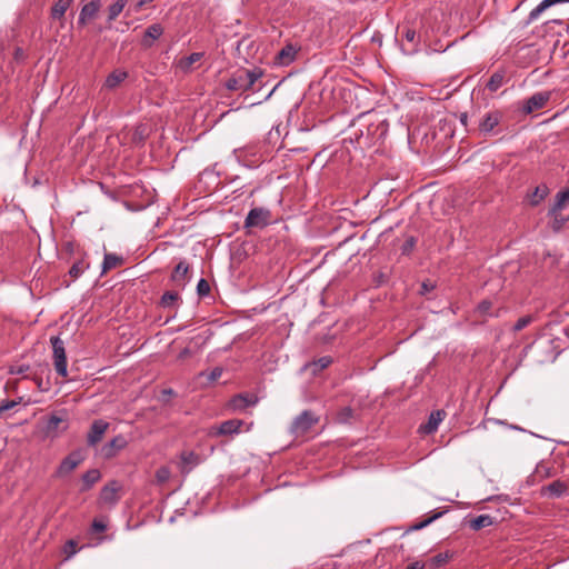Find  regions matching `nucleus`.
I'll return each mask as SVG.
<instances>
[{
    "label": "nucleus",
    "mask_w": 569,
    "mask_h": 569,
    "mask_svg": "<svg viewBox=\"0 0 569 569\" xmlns=\"http://www.w3.org/2000/svg\"><path fill=\"white\" fill-rule=\"evenodd\" d=\"M173 395V390L172 389H164L162 390V396H172Z\"/></svg>",
    "instance_id": "53"
},
{
    "label": "nucleus",
    "mask_w": 569,
    "mask_h": 569,
    "mask_svg": "<svg viewBox=\"0 0 569 569\" xmlns=\"http://www.w3.org/2000/svg\"><path fill=\"white\" fill-rule=\"evenodd\" d=\"M139 132H140V127H138L136 129V132H134V136H133V140H137V136H138Z\"/></svg>",
    "instance_id": "56"
},
{
    "label": "nucleus",
    "mask_w": 569,
    "mask_h": 569,
    "mask_svg": "<svg viewBox=\"0 0 569 569\" xmlns=\"http://www.w3.org/2000/svg\"><path fill=\"white\" fill-rule=\"evenodd\" d=\"M128 0H117L108 8V20L113 21L122 12L126 7Z\"/></svg>",
    "instance_id": "33"
},
{
    "label": "nucleus",
    "mask_w": 569,
    "mask_h": 569,
    "mask_svg": "<svg viewBox=\"0 0 569 569\" xmlns=\"http://www.w3.org/2000/svg\"><path fill=\"white\" fill-rule=\"evenodd\" d=\"M179 300V295L178 292H174V291H166L162 297H161V300H160V305L163 307V308H172L177 305Z\"/></svg>",
    "instance_id": "35"
},
{
    "label": "nucleus",
    "mask_w": 569,
    "mask_h": 569,
    "mask_svg": "<svg viewBox=\"0 0 569 569\" xmlns=\"http://www.w3.org/2000/svg\"><path fill=\"white\" fill-rule=\"evenodd\" d=\"M222 370L220 368H214L210 373V379L216 380L221 376Z\"/></svg>",
    "instance_id": "49"
},
{
    "label": "nucleus",
    "mask_w": 569,
    "mask_h": 569,
    "mask_svg": "<svg viewBox=\"0 0 569 569\" xmlns=\"http://www.w3.org/2000/svg\"><path fill=\"white\" fill-rule=\"evenodd\" d=\"M423 568H425V563H422L420 561H416V562L410 563L406 569H423Z\"/></svg>",
    "instance_id": "50"
},
{
    "label": "nucleus",
    "mask_w": 569,
    "mask_h": 569,
    "mask_svg": "<svg viewBox=\"0 0 569 569\" xmlns=\"http://www.w3.org/2000/svg\"><path fill=\"white\" fill-rule=\"evenodd\" d=\"M502 311H505L503 307L495 308L491 300L485 299L477 305L473 313L477 318L485 321L487 318H499Z\"/></svg>",
    "instance_id": "9"
},
{
    "label": "nucleus",
    "mask_w": 569,
    "mask_h": 569,
    "mask_svg": "<svg viewBox=\"0 0 569 569\" xmlns=\"http://www.w3.org/2000/svg\"><path fill=\"white\" fill-rule=\"evenodd\" d=\"M551 93L548 91L537 92L528 98L522 107L525 114H530L536 110L542 109L550 99Z\"/></svg>",
    "instance_id": "10"
},
{
    "label": "nucleus",
    "mask_w": 569,
    "mask_h": 569,
    "mask_svg": "<svg viewBox=\"0 0 569 569\" xmlns=\"http://www.w3.org/2000/svg\"><path fill=\"white\" fill-rule=\"evenodd\" d=\"M152 0H141L138 4L139 7L143 6L147 2H151Z\"/></svg>",
    "instance_id": "55"
},
{
    "label": "nucleus",
    "mask_w": 569,
    "mask_h": 569,
    "mask_svg": "<svg viewBox=\"0 0 569 569\" xmlns=\"http://www.w3.org/2000/svg\"><path fill=\"white\" fill-rule=\"evenodd\" d=\"M100 9L99 0L90 1L84 4L80 11L78 23L84 26L89 20L93 19Z\"/></svg>",
    "instance_id": "17"
},
{
    "label": "nucleus",
    "mask_w": 569,
    "mask_h": 569,
    "mask_svg": "<svg viewBox=\"0 0 569 569\" xmlns=\"http://www.w3.org/2000/svg\"><path fill=\"white\" fill-rule=\"evenodd\" d=\"M445 416L446 413L443 410L432 411L427 423L422 425L420 429L427 435L433 433L438 429L439 423L443 420Z\"/></svg>",
    "instance_id": "19"
},
{
    "label": "nucleus",
    "mask_w": 569,
    "mask_h": 569,
    "mask_svg": "<svg viewBox=\"0 0 569 569\" xmlns=\"http://www.w3.org/2000/svg\"><path fill=\"white\" fill-rule=\"evenodd\" d=\"M569 202V187L565 190H561L556 196V201L553 207L549 210L548 214H553L557 211H560L566 207Z\"/></svg>",
    "instance_id": "29"
},
{
    "label": "nucleus",
    "mask_w": 569,
    "mask_h": 569,
    "mask_svg": "<svg viewBox=\"0 0 569 569\" xmlns=\"http://www.w3.org/2000/svg\"><path fill=\"white\" fill-rule=\"evenodd\" d=\"M561 2H569V0H543L541 1L535 9L529 13V20H535L539 17V14L545 11L547 8Z\"/></svg>",
    "instance_id": "31"
},
{
    "label": "nucleus",
    "mask_w": 569,
    "mask_h": 569,
    "mask_svg": "<svg viewBox=\"0 0 569 569\" xmlns=\"http://www.w3.org/2000/svg\"><path fill=\"white\" fill-rule=\"evenodd\" d=\"M355 416V411L351 407L341 408L336 416V421L339 423H349Z\"/></svg>",
    "instance_id": "36"
},
{
    "label": "nucleus",
    "mask_w": 569,
    "mask_h": 569,
    "mask_svg": "<svg viewBox=\"0 0 569 569\" xmlns=\"http://www.w3.org/2000/svg\"><path fill=\"white\" fill-rule=\"evenodd\" d=\"M533 321V317L531 315L523 316L517 320L513 326L515 331H521L526 327H528Z\"/></svg>",
    "instance_id": "41"
},
{
    "label": "nucleus",
    "mask_w": 569,
    "mask_h": 569,
    "mask_svg": "<svg viewBox=\"0 0 569 569\" xmlns=\"http://www.w3.org/2000/svg\"><path fill=\"white\" fill-rule=\"evenodd\" d=\"M63 422V419L56 416V415H52L48 421H47V425H46V432L47 435L49 436H56L57 435V431H58V428H59V425Z\"/></svg>",
    "instance_id": "37"
},
{
    "label": "nucleus",
    "mask_w": 569,
    "mask_h": 569,
    "mask_svg": "<svg viewBox=\"0 0 569 569\" xmlns=\"http://www.w3.org/2000/svg\"><path fill=\"white\" fill-rule=\"evenodd\" d=\"M433 289H435V284L432 282L425 281L421 284V293L422 295H426L427 292H430Z\"/></svg>",
    "instance_id": "47"
},
{
    "label": "nucleus",
    "mask_w": 569,
    "mask_h": 569,
    "mask_svg": "<svg viewBox=\"0 0 569 569\" xmlns=\"http://www.w3.org/2000/svg\"><path fill=\"white\" fill-rule=\"evenodd\" d=\"M262 77V71L259 68L251 70L242 69L237 71L230 79L227 80L226 87L231 91H249L253 88L256 81Z\"/></svg>",
    "instance_id": "1"
},
{
    "label": "nucleus",
    "mask_w": 569,
    "mask_h": 569,
    "mask_svg": "<svg viewBox=\"0 0 569 569\" xmlns=\"http://www.w3.org/2000/svg\"><path fill=\"white\" fill-rule=\"evenodd\" d=\"M493 523L492 517L489 515H480L473 519H470L468 525L469 528L478 531L482 528L489 527Z\"/></svg>",
    "instance_id": "28"
},
{
    "label": "nucleus",
    "mask_w": 569,
    "mask_h": 569,
    "mask_svg": "<svg viewBox=\"0 0 569 569\" xmlns=\"http://www.w3.org/2000/svg\"><path fill=\"white\" fill-rule=\"evenodd\" d=\"M203 57V52H193L188 57L181 58L177 67L184 73L191 72L193 70V64L200 61Z\"/></svg>",
    "instance_id": "21"
},
{
    "label": "nucleus",
    "mask_w": 569,
    "mask_h": 569,
    "mask_svg": "<svg viewBox=\"0 0 569 569\" xmlns=\"http://www.w3.org/2000/svg\"><path fill=\"white\" fill-rule=\"evenodd\" d=\"M332 363V358L330 356H323L309 365H307V368L313 373L318 375L326 368H328Z\"/></svg>",
    "instance_id": "27"
},
{
    "label": "nucleus",
    "mask_w": 569,
    "mask_h": 569,
    "mask_svg": "<svg viewBox=\"0 0 569 569\" xmlns=\"http://www.w3.org/2000/svg\"><path fill=\"white\" fill-rule=\"evenodd\" d=\"M127 445L128 442L123 436H117L102 447V453L106 458H111Z\"/></svg>",
    "instance_id": "18"
},
{
    "label": "nucleus",
    "mask_w": 569,
    "mask_h": 569,
    "mask_svg": "<svg viewBox=\"0 0 569 569\" xmlns=\"http://www.w3.org/2000/svg\"><path fill=\"white\" fill-rule=\"evenodd\" d=\"M549 193L547 184L541 183L537 186L533 191L528 194L529 202L532 207L538 206Z\"/></svg>",
    "instance_id": "23"
},
{
    "label": "nucleus",
    "mask_w": 569,
    "mask_h": 569,
    "mask_svg": "<svg viewBox=\"0 0 569 569\" xmlns=\"http://www.w3.org/2000/svg\"><path fill=\"white\" fill-rule=\"evenodd\" d=\"M446 512V510L443 511H438V512H435L431 517H429L428 519L415 525L412 527V529L415 530H420L425 527H427L428 525H430L432 521L437 520L438 518H440L443 513Z\"/></svg>",
    "instance_id": "42"
},
{
    "label": "nucleus",
    "mask_w": 569,
    "mask_h": 569,
    "mask_svg": "<svg viewBox=\"0 0 569 569\" xmlns=\"http://www.w3.org/2000/svg\"><path fill=\"white\" fill-rule=\"evenodd\" d=\"M124 262L121 256H117L114 253H106L102 262V274L107 273L109 270L118 268L122 266Z\"/></svg>",
    "instance_id": "24"
},
{
    "label": "nucleus",
    "mask_w": 569,
    "mask_h": 569,
    "mask_svg": "<svg viewBox=\"0 0 569 569\" xmlns=\"http://www.w3.org/2000/svg\"><path fill=\"white\" fill-rule=\"evenodd\" d=\"M84 460L82 450H74L69 453L60 463L58 468V476L62 477L72 472Z\"/></svg>",
    "instance_id": "8"
},
{
    "label": "nucleus",
    "mask_w": 569,
    "mask_h": 569,
    "mask_svg": "<svg viewBox=\"0 0 569 569\" xmlns=\"http://www.w3.org/2000/svg\"><path fill=\"white\" fill-rule=\"evenodd\" d=\"M163 27L160 23H153L149 26L141 40V46L143 48H151L156 40H158L163 34Z\"/></svg>",
    "instance_id": "15"
},
{
    "label": "nucleus",
    "mask_w": 569,
    "mask_h": 569,
    "mask_svg": "<svg viewBox=\"0 0 569 569\" xmlns=\"http://www.w3.org/2000/svg\"><path fill=\"white\" fill-rule=\"evenodd\" d=\"M138 137H139V140H142V136L140 132L138 133Z\"/></svg>",
    "instance_id": "60"
},
{
    "label": "nucleus",
    "mask_w": 569,
    "mask_h": 569,
    "mask_svg": "<svg viewBox=\"0 0 569 569\" xmlns=\"http://www.w3.org/2000/svg\"><path fill=\"white\" fill-rule=\"evenodd\" d=\"M298 48L292 43H287L276 56L274 62L279 66H289L295 61Z\"/></svg>",
    "instance_id": "16"
},
{
    "label": "nucleus",
    "mask_w": 569,
    "mask_h": 569,
    "mask_svg": "<svg viewBox=\"0 0 569 569\" xmlns=\"http://www.w3.org/2000/svg\"><path fill=\"white\" fill-rule=\"evenodd\" d=\"M77 552V542L74 540H68L63 546V553L66 559H70Z\"/></svg>",
    "instance_id": "44"
},
{
    "label": "nucleus",
    "mask_w": 569,
    "mask_h": 569,
    "mask_svg": "<svg viewBox=\"0 0 569 569\" xmlns=\"http://www.w3.org/2000/svg\"><path fill=\"white\" fill-rule=\"evenodd\" d=\"M258 398L249 393H238L233 396L227 403V409L233 412H242L248 407L254 406Z\"/></svg>",
    "instance_id": "7"
},
{
    "label": "nucleus",
    "mask_w": 569,
    "mask_h": 569,
    "mask_svg": "<svg viewBox=\"0 0 569 569\" xmlns=\"http://www.w3.org/2000/svg\"><path fill=\"white\" fill-rule=\"evenodd\" d=\"M550 217H552V222H551V228L553 231H559L562 226L565 224V222L567 221V219L561 216L559 213V211L555 212L553 214H549Z\"/></svg>",
    "instance_id": "39"
},
{
    "label": "nucleus",
    "mask_w": 569,
    "mask_h": 569,
    "mask_svg": "<svg viewBox=\"0 0 569 569\" xmlns=\"http://www.w3.org/2000/svg\"><path fill=\"white\" fill-rule=\"evenodd\" d=\"M503 82H505V72L497 71L490 77V79L487 83V88L489 91L496 92L498 89H500L502 87Z\"/></svg>",
    "instance_id": "32"
},
{
    "label": "nucleus",
    "mask_w": 569,
    "mask_h": 569,
    "mask_svg": "<svg viewBox=\"0 0 569 569\" xmlns=\"http://www.w3.org/2000/svg\"><path fill=\"white\" fill-rule=\"evenodd\" d=\"M181 459V472L188 473L192 468L199 465L200 457L194 451H182L180 455Z\"/></svg>",
    "instance_id": "20"
},
{
    "label": "nucleus",
    "mask_w": 569,
    "mask_h": 569,
    "mask_svg": "<svg viewBox=\"0 0 569 569\" xmlns=\"http://www.w3.org/2000/svg\"><path fill=\"white\" fill-rule=\"evenodd\" d=\"M16 406L13 400H2L0 402V412L8 411Z\"/></svg>",
    "instance_id": "46"
},
{
    "label": "nucleus",
    "mask_w": 569,
    "mask_h": 569,
    "mask_svg": "<svg viewBox=\"0 0 569 569\" xmlns=\"http://www.w3.org/2000/svg\"><path fill=\"white\" fill-rule=\"evenodd\" d=\"M109 428V423L102 419L94 420L90 427V430L87 436V443L90 447H94L98 445Z\"/></svg>",
    "instance_id": "11"
},
{
    "label": "nucleus",
    "mask_w": 569,
    "mask_h": 569,
    "mask_svg": "<svg viewBox=\"0 0 569 569\" xmlns=\"http://www.w3.org/2000/svg\"><path fill=\"white\" fill-rule=\"evenodd\" d=\"M318 422V416L310 410H305L295 418L291 423L290 431L296 437H302Z\"/></svg>",
    "instance_id": "3"
},
{
    "label": "nucleus",
    "mask_w": 569,
    "mask_h": 569,
    "mask_svg": "<svg viewBox=\"0 0 569 569\" xmlns=\"http://www.w3.org/2000/svg\"><path fill=\"white\" fill-rule=\"evenodd\" d=\"M402 38L406 40V43L402 44L403 51L407 53H413L418 50V46L420 42V38L417 34L416 30L410 27L402 28Z\"/></svg>",
    "instance_id": "13"
},
{
    "label": "nucleus",
    "mask_w": 569,
    "mask_h": 569,
    "mask_svg": "<svg viewBox=\"0 0 569 569\" xmlns=\"http://www.w3.org/2000/svg\"><path fill=\"white\" fill-rule=\"evenodd\" d=\"M13 56L17 61L23 60L26 57L23 49L20 47L14 49Z\"/></svg>",
    "instance_id": "48"
},
{
    "label": "nucleus",
    "mask_w": 569,
    "mask_h": 569,
    "mask_svg": "<svg viewBox=\"0 0 569 569\" xmlns=\"http://www.w3.org/2000/svg\"><path fill=\"white\" fill-rule=\"evenodd\" d=\"M450 558V555L448 552H440L436 556H433L430 561L431 565L436 568L441 567L442 565L447 563Z\"/></svg>",
    "instance_id": "40"
},
{
    "label": "nucleus",
    "mask_w": 569,
    "mask_h": 569,
    "mask_svg": "<svg viewBox=\"0 0 569 569\" xmlns=\"http://www.w3.org/2000/svg\"><path fill=\"white\" fill-rule=\"evenodd\" d=\"M89 268V263L84 259H80L76 261L70 270L69 274L72 279L79 278L87 269Z\"/></svg>",
    "instance_id": "34"
},
{
    "label": "nucleus",
    "mask_w": 569,
    "mask_h": 569,
    "mask_svg": "<svg viewBox=\"0 0 569 569\" xmlns=\"http://www.w3.org/2000/svg\"><path fill=\"white\" fill-rule=\"evenodd\" d=\"M411 246H413V239H410V240L408 241V247H411Z\"/></svg>",
    "instance_id": "57"
},
{
    "label": "nucleus",
    "mask_w": 569,
    "mask_h": 569,
    "mask_svg": "<svg viewBox=\"0 0 569 569\" xmlns=\"http://www.w3.org/2000/svg\"><path fill=\"white\" fill-rule=\"evenodd\" d=\"M460 120H461V122H462L463 124H466V123H467V114H466V113H465V114H462Z\"/></svg>",
    "instance_id": "54"
},
{
    "label": "nucleus",
    "mask_w": 569,
    "mask_h": 569,
    "mask_svg": "<svg viewBox=\"0 0 569 569\" xmlns=\"http://www.w3.org/2000/svg\"><path fill=\"white\" fill-rule=\"evenodd\" d=\"M189 266L184 261H180L171 273V281L177 286H184L187 281V274Z\"/></svg>",
    "instance_id": "22"
},
{
    "label": "nucleus",
    "mask_w": 569,
    "mask_h": 569,
    "mask_svg": "<svg viewBox=\"0 0 569 569\" xmlns=\"http://www.w3.org/2000/svg\"><path fill=\"white\" fill-rule=\"evenodd\" d=\"M251 425H252V423H250V425H248V426H247L246 431H249V430H250Z\"/></svg>",
    "instance_id": "59"
},
{
    "label": "nucleus",
    "mask_w": 569,
    "mask_h": 569,
    "mask_svg": "<svg viewBox=\"0 0 569 569\" xmlns=\"http://www.w3.org/2000/svg\"><path fill=\"white\" fill-rule=\"evenodd\" d=\"M138 137H139V140H142V136L140 132L138 133Z\"/></svg>",
    "instance_id": "61"
},
{
    "label": "nucleus",
    "mask_w": 569,
    "mask_h": 569,
    "mask_svg": "<svg viewBox=\"0 0 569 569\" xmlns=\"http://www.w3.org/2000/svg\"><path fill=\"white\" fill-rule=\"evenodd\" d=\"M411 246H413V239H410V240L408 241V247H411Z\"/></svg>",
    "instance_id": "58"
},
{
    "label": "nucleus",
    "mask_w": 569,
    "mask_h": 569,
    "mask_svg": "<svg viewBox=\"0 0 569 569\" xmlns=\"http://www.w3.org/2000/svg\"><path fill=\"white\" fill-rule=\"evenodd\" d=\"M569 486L562 480H555L541 488V493L550 498H560L568 493Z\"/></svg>",
    "instance_id": "14"
},
{
    "label": "nucleus",
    "mask_w": 569,
    "mask_h": 569,
    "mask_svg": "<svg viewBox=\"0 0 569 569\" xmlns=\"http://www.w3.org/2000/svg\"><path fill=\"white\" fill-rule=\"evenodd\" d=\"M378 128L381 129V134H385L388 130V122L386 120L381 121Z\"/></svg>",
    "instance_id": "51"
},
{
    "label": "nucleus",
    "mask_w": 569,
    "mask_h": 569,
    "mask_svg": "<svg viewBox=\"0 0 569 569\" xmlns=\"http://www.w3.org/2000/svg\"><path fill=\"white\" fill-rule=\"evenodd\" d=\"M246 426V422L241 419H229L220 425L212 426L209 429L210 437H233L242 432V427Z\"/></svg>",
    "instance_id": "4"
},
{
    "label": "nucleus",
    "mask_w": 569,
    "mask_h": 569,
    "mask_svg": "<svg viewBox=\"0 0 569 569\" xmlns=\"http://www.w3.org/2000/svg\"><path fill=\"white\" fill-rule=\"evenodd\" d=\"M120 490L121 485L118 481H109L100 491L99 502L109 507L114 506L120 500Z\"/></svg>",
    "instance_id": "6"
},
{
    "label": "nucleus",
    "mask_w": 569,
    "mask_h": 569,
    "mask_svg": "<svg viewBox=\"0 0 569 569\" xmlns=\"http://www.w3.org/2000/svg\"><path fill=\"white\" fill-rule=\"evenodd\" d=\"M101 478V473L98 469H90L82 476V487L81 491H88L92 488L94 483H97Z\"/></svg>",
    "instance_id": "25"
},
{
    "label": "nucleus",
    "mask_w": 569,
    "mask_h": 569,
    "mask_svg": "<svg viewBox=\"0 0 569 569\" xmlns=\"http://www.w3.org/2000/svg\"><path fill=\"white\" fill-rule=\"evenodd\" d=\"M92 532H103L107 530V523L103 519L94 518L91 523Z\"/></svg>",
    "instance_id": "45"
},
{
    "label": "nucleus",
    "mask_w": 569,
    "mask_h": 569,
    "mask_svg": "<svg viewBox=\"0 0 569 569\" xmlns=\"http://www.w3.org/2000/svg\"><path fill=\"white\" fill-rule=\"evenodd\" d=\"M271 211L267 208L257 207L252 208L244 220V228H259L262 229L271 222Z\"/></svg>",
    "instance_id": "5"
},
{
    "label": "nucleus",
    "mask_w": 569,
    "mask_h": 569,
    "mask_svg": "<svg viewBox=\"0 0 569 569\" xmlns=\"http://www.w3.org/2000/svg\"><path fill=\"white\" fill-rule=\"evenodd\" d=\"M50 342L52 345L53 350V366L56 369V372L62 377H68V370H67V355L64 349V342L60 337L54 336L50 338Z\"/></svg>",
    "instance_id": "2"
},
{
    "label": "nucleus",
    "mask_w": 569,
    "mask_h": 569,
    "mask_svg": "<svg viewBox=\"0 0 569 569\" xmlns=\"http://www.w3.org/2000/svg\"><path fill=\"white\" fill-rule=\"evenodd\" d=\"M127 77L128 73L126 71L114 70L107 77L104 86L109 89H113L119 86Z\"/></svg>",
    "instance_id": "30"
},
{
    "label": "nucleus",
    "mask_w": 569,
    "mask_h": 569,
    "mask_svg": "<svg viewBox=\"0 0 569 569\" xmlns=\"http://www.w3.org/2000/svg\"><path fill=\"white\" fill-rule=\"evenodd\" d=\"M154 477L158 485H163L170 479L171 471L169 467L162 466L157 469Z\"/></svg>",
    "instance_id": "38"
},
{
    "label": "nucleus",
    "mask_w": 569,
    "mask_h": 569,
    "mask_svg": "<svg viewBox=\"0 0 569 569\" xmlns=\"http://www.w3.org/2000/svg\"><path fill=\"white\" fill-rule=\"evenodd\" d=\"M210 284L209 282L206 280V279H200L198 284H197V293L200 296V297H206L210 293Z\"/></svg>",
    "instance_id": "43"
},
{
    "label": "nucleus",
    "mask_w": 569,
    "mask_h": 569,
    "mask_svg": "<svg viewBox=\"0 0 569 569\" xmlns=\"http://www.w3.org/2000/svg\"><path fill=\"white\" fill-rule=\"evenodd\" d=\"M29 370L28 366H20L17 371H14L18 375H24Z\"/></svg>",
    "instance_id": "52"
},
{
    "label": "nucleus",
    "mask_w": 569,
    "mask_h": 569,
    "mask_svg": "<svg viewBox=\"0 0 569 569\" xmlns=\"http://www.w3.org/2000/svg\"><path fill=\"white\" fill-rule=\"evenodd\" d=\"M71 3H72V0H57L51 8V12H50L51 18L52 19H62L64 17L67 10L71 6Z\"/></svg>",
    "instance_id": "26"
},
{
    "label": "nucleus",
    "mask_w": 569,
    "mask_h": 569,
    "mask_svg": "<svg viewBox=\"0 0 569 569\" xmlns=\"http://www.w3.org/2000/svg\"><path fill=\"white\" fill-rule=\"evenodd\" d=\"M503 118V113L500 110L489 111L483 116L481 121L479 122L480 132L487 134L491 133L495 128L501 122Z\"/></svg>",
    "instance_id": "12"
}]
</instances>
